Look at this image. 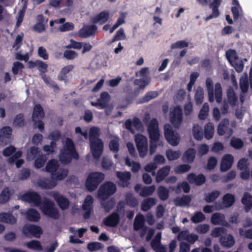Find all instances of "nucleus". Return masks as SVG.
I'll list each match as a JSON object with an SVG mask.
<instances>
[{
	"label": "nucleus",
	"mask_w": 252,
	"mask_h": 252,
	"mask_svg": "<svg viewBox=\"0 0 252 252\" xmlns=\"http://www.w3.org/2000/svg\"><path fill=\"white\" fill-rule=\"evenodd\" d=\"M214 127L211 123H208L204 126V137L206 139L209 140L211 139L214 135Z\"/></svg>",
	"instance_id": "obj_40"
},
{
	"label": "nucleus",
	"mask_w": 252,
	"mask_h": 252,
	"mask_svg": "<svg viewBox=\"0 0 252 252\" xmlns=\"http://www.w3.org/2000/svg\"><path fill=\"white\" fill-rule=\"evenodd\" d=\"M206 86L207 88L209 101L210 102L214 101L215 95V99L218 103H220L222 100V88L221 84L219 83H216L215 86V91L214 90V84L212 79L208 77L206 80Z\"/></svg>",
	"instance_id": "obj_3"
},
{
	"label": "nucleus",
	"mask_w": 252,
	"mask_h": 252,
	"mask_svg": "<svg viewBox=\"0 0 252 252\" xmlns=\"http://www.w3.org/2000/svg\"><path fill=\"white\" fill-rule=\"evenodd\" d=\"M187 180L189 183L194 184L196 186H199L206 182V177L203 174L196 175L195 174L191 173L188 175Z\"/></svg>",
	"instance_id": "obj_20"
},
{
	"label": "nucleus",
	"mask_w": 252,
	"mask_h": 252,
	"mask_svg": "<svg viewBox=\"0 0 252 252\" xmlns=\"http://www.w3.org/2000/svg\"><path fill=\"white\" fill-rule=\"evenodd\" d=\"M191 201V197L188 195H184L181 197H177L174 202L176 206H184L189 205Z\"/></svg>",
	"instance_id": "obj_39"
},
{
	"label": "nucleus",
	"mask_w": 252,
	"mask_h": 252,
	"mask_svg": "<svg viewBox=\"0 0 252 252\" xmlns=\"http://www.w3.org/2000/svg\"><path fill=\"white\" fill-rule=\"evenodd\" d=\"M40 151L38 147L36 146H32L30 150L28 152L27 158L29 160H32L37 156L39 154Z\"/></svg>",
	"instance_id": "obj_47"
},
{
	"label": "nucleus",
	"mask_w": 252,
	"mask_h": 252,
	"mask_svg": "<svg viewBox=\"0 0 252 252\" xmlns=\"http://www.w3.org/2000/svg\"><path fill=\"white\" fill-rule=\"evenodd\" d=\"M47 158L45 155H39L34 160V166L37 169H40L43 167L45 162L46 161Z\"/></svg>",
	"instance_id": "obj_54"
},
{
	"label": "nucleus",
	"mask_w": 252,
	"mask_h": 252,
	"mask_svg": "<svg viewBox=\"0 0 252 252\" xmlns=\"http://www.w3.org/2000/svg\"><path fill=\"white\" fill-rule=\"evenodd\" d=\"M109 12L107 10H103L98 14L92 17L91 22L94 24H99L101 25L106 23L109 19Z\"/></svg>",
	"instance_id": "obj_15"
},
{
	"label": "nucleus",
	"mask_w": 252,
	"mask_h": 252,
	"mask_svg": "<svg viewBox=\"0 0 252 252\" xmlns=\"http://www.w3.org/2000/svg\"><path fill=\"white\" fill-rule=\"evenodd\" d=\"M74 65L69 64L63 67L58 74V79L60 81H63L65 83L68 81L67 74L74 69Z\"/></svg>",
	"instance_id": "obj_24"
},
{
	"label": "nucleus",
	"mask_w": 252,
	"mask_h": 252,
	"mask_svg": "<svg viewBox=\"0 0 252 252\" xmlns=\"http://www.w3.org/2000/svg\"><path fill=\"white\" fill-rule=\"evenodd\" d=\"M155 190V187L154 185L150 186H145L142 188L139 195L142 197H146L153 194Z\"/></svg>",
	"instance_id": "obj_49"
},
{
	"label": "nucleus",
	"mask_w": 252,
	"mask_h": 252,
	"mask_svg": "<svg viewBox=\"0 0 252 252\" xmlns=\"http://www.w3.org/2000/svg\"><path fill=\"white\" fill-rule=\"evenodd\" d=\"M228 102L232 106H235L237 102L238 98L232 88L229 89L227 91Z\"/></svg>",
	"instance_id": "obj_41"
},
{
	"label": "nucleus",
	"mask_w": 252,
	"mask_h": 252,
	"mask_svg": "<svg viewBox=\"0 0 252 252\" xmlns=\"http://www.w3.org/2000/svg\"><path fill=\"white\" fill-rule=\"evenodd\" d=\"M11 196L10 190L8 187L2 189L0 194V203H5L8 202Z\"/></svg>",
	"instance_id": "obj_42"
},
{
	"label": "nucleus",
	"mask_w": 252,
	"mask_h": 252,
	"mask_svg": "<svg viewBox=\"0 0 252 252\" xmlns=\"http://www.w3.org/2000/svg\"><path fill=\"white\" fill-rule=\"evenodd\" d=\"M116 176L120 180V182L118 183L120 187L123 188L128 187L130 184L129 181L131 177V173L129 172L117 171Z\"/></svg>",
	"instance_id": "obj_16"
},
{
	"label": "nucleus",
	"mask_w": 252,
	"mask_h": 252,
	"mask_svg": "<svg viewBox=\"0 0 252 252\" xmlns=\"http://www.w3.org/2000/svg\"><path fill=\"white\" fill-rule=\"evenodd\" d=\"M229 126V121L228 119H222L218 126V133L219 135H223L228 130Z\"/></svg>",
	"instance_id": "obj_29"
},
{
	"label": "nucleus",
	"mask_w": 252,
	"mask_h": 252,
	"mask_svg": "<svg viewBox=\"0 0 252 252\" xmlns=\"http://www.w3.org/2000/svg\"><path fill=\"white\" fill-rule=\"evenodd\" d=\"M240 87L243 93L247 92L249 88V82L247 77L242 78L240 80Z\"/></svg>",
	"instance_id": "obj_63"
},
{
	"label": "nucleus",
	"mask_w": 252,
	"mask_h": 252,
	"mask_svg": "<svg viewBox=\"0 0 252 252\" xmlns=\"http://www.w3.org/2000/svg\"><path fill=\"white\" fill-rule=\"evenodd\" d=\"M120 222V216L117 212H114L105 218L103 222L107 226L115 227Z\"/></svg>",
	"instance_id": "obj_18"
},
{
	"label": "nucleus",
	"mask_w": 252,
	"mask_h": 252,
	"mask_svg": "<svg viewBox=\"0 0 252 252\" xmlns=\"http://www.w3.org/2000/svg\"><path fill=\"white\" fill-rule=\"evenodd\" d=\"M0 221L10 224H14L17 222V219L11 213H0Z\"/></svg>",
	"instance_id": "obj_26"
},
{
	"label": "nucleus",
	"mask_w": 252,
	"mask_h": 252,
	"mask_svg": "<svg viewBox=\"0 0 252 252\" xmlns=\"http://www.w3.org/2000/svg\"><path fill=\"white\" fill-rule=\"evenodd\" d=\"M150 141L161 142L158 127V123L156 118H153L150 122L147 127Z\"/></svg>",
	"instance_id": "obj_7"
},
{
	"label": "nucleus",
	"mask_w": 252,
	"mask_h": 252,
	"mask_svg": "<svg viewBox=\"0 0 252 252\" xmlns=\"http://www.w3.org/2000/svg\"><path fill=\"white\" fill-rule=\"evenodd\" d=\"M211 222L214 225H222L228 227V223L225 220V216L220 213H214L211 218Z\"/></svg>",
	"instance_id": "obj_21"
},
{
	"label": "nucleus",
	"mask_w": 252,
	"mask_h": 252,
	"mask_svg": "<svg viewBox=\"0 0 252 252\" xmlns=\"http://www.w3.org/2000/svg\"><path fill=\"white\" fill-rule=\"evenodd\" d=\"M234 162V157L231 154H226L222 158L220 170L222 172H225L228 170L232 166Z\"/></svg>",
	"instance_id": "obj_17"
},
{
	"label": "nucleus",
	"mask_w": 252,
	"mask_h": 252,
	"mask_svg": "<svg viewBox=\"0 0 252 252\" xmlns=\"http://www.w3.org/2000/svg\"><path fill=\"white\" fill-rule=\"evenodd\" d=\"M45 116L44 109L40 104H36L33 110L32 119L33 121H35V119H42Z\"/></svg>",
	"instance_id": "obj_27"
},
{
	"label": "nucleus",
	"mask_w": 252,
	"mask_h": 252,
	"mask_svg": "<svg viewBox=\"0 0 252 252\" xmlns=\"http://www.w3.org/2000/svg\"><path fill=\"white\" fill-rule=\"evenodd\" d=\"M230 144L232 147L236 150H239L244 146L243 141L239 138L233 137L231 138Z\"/></svg>",
	"instance_id": "obj_48"
},
{
	"label": "nucleus",
	"mask_w": 252,
	"mask_h": 252,
	"mask_svg": "<svg viewBox=\"0 0 252 252\" xmlns=\"http://www.w3.org/2000/svg\"><path fill=\"white\" fill-rule=\"evenodd\" d=\"M103 245L99 242H91L88 244L87 248L91 252L96 251L103 248Z\"/></svg>",
	"instance_id": "obj_61"
},
{
	"label": "nucleus",
	"mask_w": 252,
	"mask_h": 252,
	"mask_svg": "<svg viewBox=\"0 0 252 252\" xmlns=\"http://www.w3.org/2000/svg\"><path fill=\"white\" fill-rule=\"evenodd\" d=\"M13 126L15 127H22L25 125L24 115L23 113L17 114L13 121Z\"/></svg>",
	"instance_id": "obj_35"
},
{
	"label": "nucleus",
	"mask_w": 252,
	"mask_h": 252,
	"mask_svg": "<svg viewBox=\"0 0 252 252\" xmlns=\"http://www.w3.org/2000/svg\"><path fill=\"white\" fill-rule=\"evenodd\" d=\"M220 192L218 190L213 191L210 193H208L205 197L204 199L207 203L213 202L220 195Z\"/></svg>",
	"instance_id": "obj_55"
},
{
	"label": "nucleus",
	"mask_w": 252,
	"mask_h": 252,
	"mask_svg": "<svg viewBox=\"0 0 252 252\" xmlns=\"http://www.w3.org/2000/svg\"><path fill=\"white\" fill-rule=\"evenodd\" d=\"M90 142V148L92 155L95 159H98L103 150V143L101 139H95Z\"/></svg>",
	"instance_id": "obj_12"
},
{
	"label": "nucleus",
	"mask_w": 252,
	"mask_h": 252,
	"mask_svg": "<svg viewBox=\"0 0 252 252\" xmlns=\"http://www.w3.org/2000/svg\"><path fill=\"white\" fill-rule=\"evenodd\" d=\"M105 177L103 173L99 172L90 173L86 180L85 187L89 191L95 190L98 185L103 181Z\"/></svg>",
	"instance_id": "obj_4"
},
{
	"label": "nucleus",
	"mask_w": 252,
	"mask_h": 252,
	"mask_svg": "<svg viewBox=\"0 0 252 252\" xmlns=\"http://www.w3.org/2000/svg\"><path fill=\"white\" fill-rule=\"evenodd\" d=\"M12 130L9 126H5L0 130V141L2 143H6L12 135Z\"/></svg>",
	"instance_id": "obj_25"
},
{
	"label": "nucleus",
	"mask_w": 252,
	"mask_h": 252,
	"mask_svg": "<svg viewBox=\"0 0 252 252\" xmlns=\"http://www.w3.org/2000/svg\"><path fill=\"white\" fill-rule=\"evenodd\" d=\"M151 82V78L136 79L134 81V84L139 87L140 89H144Z\"/></svg>",
	"instance_id": "obj_52"
},
{
	"label": "nucleus",
	"mask_w": 252,
	"mask_h": 252,
	"mask_svg": "<svg viewBox=\"0 0 252 252\" xmlns=\"http://www.w3.org/2000/svg\"><path fill=\"white\" fill-rule=\"evenodd\" d=\"M125 38L126 35L124 32V30L121 28L116 32L111 42L112 43L117 40L125 39Z\"/></svg>",
	"instance_id": "obj_60"
},
{
	"label": "nucleus",
	"mask_w": 252,
	"mask_h": 252,
	"mask_svg": "<svg viewBox=\"0 0 252 252\" xmlns=\"http://www.w3.org/2000/svg\"><path fill=\"white\" fill-rule=\"evenodd\" d=\"M26 245L29 249L31 250L36 251H41L42 250L40 243L37 240H32L28 242Z\"/></svg>",
	"instance_id": "obj_56"
},
{
	"label": "nucleus",
	"mask_w": 252,
	"mask_h": 252,
	"mask_svg": "<svg viewBox=\"0 0 252 252\" xmlns=\"http://www.w3.org/2000/svg\"><path fill=\"white\" fill-rule=\"evenodd\" d=\"M38 185L40 187L44 189H52L56 186V184L53 181L46 179L38 181Z\"/></svg>",
	"instance_id": "obj_43"
},
{
	"label": "nucleus",
	"mask_w": 252,
	"mask_h": 252,
	"mask_svg": "<svg viewBox=\"0 0 252 252\" xmlns=\"http://www.w3.org/2000/svg\"><path fill=\"white\" fill-rule=\"evenodd\" d=\"M170 171V167L166 166L158 170L156 177V180L157 183H160L163 181L165 178L168 175Z\"/></svg>",
	"instance_id": "obj_31"
},
{
	"label": "nucleus",
	"mask_w": 252,
	"mask_h": 252,
	"mask_svg": "<svg viewBox=\"0 0 252 252\" xmlns=\"http://www.w3.org/2000/svg\"><path fill=\"white\" fill-rule=\"evenodd\" d=\"M97 30V27L94 24L84 25L79 31V35L82 38H86L94 35Z\"/></svg>",
	"instance_id": "obj_14"
},
{
	"label": "nucleus",
	"mask_w": 252,
	"mask_h": 252,
	"mask_svg": "<svg viewBox=\"0 0 252 252\" xmlns=\"http://www.w3.org/2000/svg\"><path fill=\"white\" fill-rule=\"evenodd\" d=\"M101 205L103 206L105 211L108 213L113 208L115 205V201L113 198H111L105 203H101Z\"/></svg>",
	"instance_id": "obj_64"
},
{
	"label": "nucleus",
	"mask_w": 252,
	"mask_h": 252,
	"mask_svg": "<svg viewBox=\"0 0 252 252\" xmlns=\"http://www.w3.org/2000/svg\"><path fill=\"white\" fill-rule=\"evenodd\" d=\"M166 156L169 160L172 161L178 159L181 156V153L179 151L168 149L166 151Z\"/></svg>",
	"instance_id": "obj_45"
},
{
	"label": "nucleus",
	"mask_w": 252,
	"mask_h": 252,
	"mask_svg": "<svg viewBox=\"0 0 252 252\" xmlns=\"http://www.w3.org/2000/svg\"><path fill=\"white\" fill-rule=\"evenodd\" d=\"M194 99L196 105H200L203 101L204 90L200 86H198L196 89L194 94Z\"/></svg>",
	"instance_id": "obj_37"
},
{
	"label": "nucleus",
	"mask_w": 252,
	"mask_h": 252,
	"mask_svg": "<svg viewBox=\"0 0 252 252\" xmlns=\"http://www.w3.org/2000/svg\"><path fill=\"white\" fill-rule=\"evenodd\" d=\"M22 198L23 200L35 206H39L42 203L41 195L35 191H28L25 193L22 196Z\"/></svg>",
	"instance_id": "obj_11"
},
{
	"label": "nucleus",
	"mask_w": 252,
	"mask_h": 252,
	"mask_svg": "<svg viewBox=\"0 0 252 252\" xmlns=\"http://www.w3.org/2000/svg\"><path fill=\"white\" fill-rule=\"evenodd\" d=\"M27 219L31 221L37 222L40 218V216L39 212L34 209H30L26 213Z\"/></svg>",
	"instance_id": "obj_33"
},
{
	"label": "nucleus",
	"mask_w": 252,
	"mask_h": 252,
	"mask_svg": "<svg viewBox=\"0 0 252 252\" xmlns=\"http://www.w3.org/2000/svg\"><path fill=\"white\" fill-rule=\"evenodd\" d=\"M195 154L196 151L194 148H189L183 154V161L188 163H192L195 159Z\"/></svg>",
	"instance_id": "obj_23"
},
{
	"label": "nucleus",
	"mask_w": 252,
	"mask_h": 252,
	"mask_svg": "<svg viewBox=\"0 0 252 252\" xmlns=\"http://www.w3.org/2000/svg\"><path fill=\"white\" fill-rule=\"evenodd\" d=\"M157 200L153 197H149L144 199L141 203V210L143 211H147L153 206L156 204Z\"/></svg>",
	"instance_id": "obj_28"
},
{
	"label": "nucleus",
	"mask_w": 252,
	"mask_h": 252,
	"mask_svg": "<svg viewBox=\"0 0 252 252\" xmlns=\"http://www.w3.org/2000/svg\"><path fill=\"white\" fill-rule=\"evenodd\" d=\"M164 134L166 141L170 145L175 146L179 143L180 136L178 133L175 132L169 125L164 126Z\"/></svg>",
	"instance_id": "obj_9"
},
{
	"label": "nucleus",
	"mask_w": 252,
	"mask_h": 252,
	"mask_svg": "<svg viewBox=\"0 0 252 252\" xmlns=\"http://www.w3.org/2000/svg\"><path fill=\"white\" fill-rule=\"evenodd\" d=\"M242 203L245 205L246 212H248L252 208V196L249 192H245L241 200Z\"/></svg>",
	"instance_id": "obj_30"
},
{
	"label": "nucleus",
	"mask_w": 252,
	"mask_h": 252,
	"mask_svg": "<svg viewBox=\"0 0 252 252\" xmlns=\"http://www.w3.org/2000/svg\"><path fill=\"white\" fill-rule=\"evenodd\" d=\"M42 205L41 209L45 215L55 220H57L60 218V214L59 211L55 207L54 203L51 200L45 199Z\"/></svg>",
	"instance_id": "obj_5"
},
{
	"label": "nucleus",
	"mask_w": 252,
	"mask_h": 252,
	"mask_svg": "<svg viewBox=\"0 0 252 252\" xmlns=\"http://www.w3.org/2000/svg\"><path fill=\"white\" fill-rule=\"evenodd\" d=\"M22 232L26 236L29 238L34 237L39 238L42 234L41 228L34 224L25 225Z\"/></svg>",
	"instance_id": "obj_10"
},
{
	"label": "nucleus",
	"mask_w": 252,
	"mask_h": 252,
	"mask_svg": "<svg viewBox=\"0 0 252 252\" xmlns=\"http://www.w3.org/2000/svg\"><path fill=\"white\" fill-rule=\"evenodd\" d=\"M94 198L91 195H88L82 205V209L85 210H93Z\"/></svg>",
	"instance_id": "obj_51"
},
{
	"label": "nucleus",
	"mask_w": 252,
	"mask_h": 252,
	"mask_svg": "<svg viewBox=\"0 0 252 252\" xmlns=\"http://www.w3.org/2000/svg\"><path fill=\"white\" fill-rule=\"evenodd\" d=\"M235 201V196L231 193H226L222 197V203L226 208L232 206L234 204Z\"/></svg>",
	"instance_id": "obj_34"
},
{
	"label": "nucleus",
	"mask_w": 252,
	"mask_h": 252,
	"mask_svg": "<svg viewBox=\"0 0 252 252\" xmlns=\"http://www.w3.org/2000/svg\"><path fill=\"white\" fill-rule=\"evenodd\" d=\"M126 201L127 205L131 207H135L138 205L137 199L131 193L126 194Z\"/></svg>",
	"instance_id": "obj_46"
},
{
	"label": "nucleus",
	"mask_w": 252,
	"mask_h": 252,
	"mask_svg": "<svg viewBox=\"0 0 252 252\" xmlns=\"http://www.w3.org/2000/svg\"><path fill=\"white\" fill-rule=\"evenodd\" d=\"M225 55L227 60L230 64H232L233 62L238 59L237 53L234 49H228L226 51Z\"/></svg>",
	"instance_id": "obj_44"
},
{
	"label": "nucleus",
	"mask_w": 252,
	"mask_h": 252,
	"mask_svg": "<svg viewBox=\"0 0 252 252\" xmlns=\"http://www.w3.org/2000/svg\"><path fill=\"white\" fill-rule=\"evenodd\" d=\"M134 140L139 156L141 158L145 157L148 152V140L146 137L141 134H137L135 135Z\"/></svg>",
	"instance_id": "obj_8"
},
{
	"label": "nucleus",
	"mask_w": 252,
	"mask_h": 252,
	"mask_svg": "<svg viewBox=\"0 0 252 252\" xmlns=\"http://www.w3.org/2000/svg\"><path fill=\"white\" fill-rule=\"evenodd\" d=\"M183 121V113L182 109L179 107H176L171 112L170 122L173 126L179 128Z\"/></svg>",
	"instance_id": "obj_13"
},
{
	"label": "nucleus",
	"mask_w": 252,
	"mask_h": 252,
	"mask_svg": "<svg viewBox=\"0 0 252 252\" xmlns=\"http://www.w3.org/2000/svg\"><path fill=\"white\" fill-rule=\"evenodd\" d=\"M50 5L54 7L70 6L72 3V0H50Z\"/></svg>",
	"instance_id": "obj_32"
},
{
	"label": "nucleus",
	"mask_w": 252,
	"mask_h": 252,
	"mask_svg": "<svg viewBox=\"0 0 252 252\" xmlns=\"http://www.w3.org/2000/svg\"><path fill=\"white\" fill-rule=\"evenodd\" d=\"M220 245L225 248H231L235 244V239L231 234L221 236L220 238Z\"/></svg>",
	"instance_id": "obj_22"
},
{
	"label": "nucleus",
	"mask_w": 252,
	"mask_h": 252,
	"mask_svg": "<svg viewBox=\"0 0 252 252\" xmlns=\"http://www.w3.org/2000/svg\"><path fill=\"white\" fill-rule=\"evenodd\" d=\"M209 110V107L207 103L204 104L200 110L198 115L199 118L200 120H205L206 119Z\"/></svg>",
	"instance_id": "obj_58"
},
{
	"label": "nucleus",
	"mask_w": 252,
	"mask_h": 252,
	"mask_svg": "<svg viewBox=\"0 0 252 252\" xmlns=\"http://www.w3.org/2000/svg\"><path fill=\"white\" fill-rule=\"evenodd\" d=\"M83 44V42H77L73 39H71L70 40V44L64 46V48L66 49H74L80 50L82 48Z\"/></svg>",
	"instance_id": "obj_57"
},
{
	"label": "nucleus",
	"mask_w": 252,
	"mask_h": 252,
	"mask_svg": "<svg viewBox=\"0 0 252 252\" xmlns=\"http://www.w3.org/2000/svg\"><path fill=\"white\" fill-rule=\"evenodd\" d=\"M78 56V54L75 51L66 50L64 51L63 57L68 60H73Z\"/></svg>",
	"instance_id": "obj_59"
},
{
	"label": "nucleus",
	"mask_w": 252,
	"mask_h": 252,
	"mask_svg": "<svg viewBox=\"0 0 252 252\" xmlns=\"http://www.w3.org/2000/svg\"><path fill=\"white\" fill-rule=\"evenodd\" d=\"M53 197L62 210H64L68 208L69 201L67 198L57 192L53 193Z\"/></svg>",
	"instance_id": "obj_19"
},
{
	"label": "nucleus",
	"mask_w": 252,
	"mask_h": 252,
	"mask_svg": "<svg viewBox=\"0 0 252 252\" xmlns=\"http://www.w3.org/2000/svg\"><path fill=\"white\" fill-rule=\"evenodd\" d=\"M79 155L76 150L74 143L70 138L66 139L65 144L61 149L60 155V160L62 163H69L73 158L77 159Z\"/></svg>",
	"instance_id": "obj_1"
},
{
	"label": "nucleus",
	"mask_w": 252,
	"mask_h": 252,
	"mask_svg": "<svg viewBox=\"0 0 252 252\" xmlns=\"http://www.w3.org/2000/svg\"><path fill=\"white\" fill-rule=\"evenodd\" d=\"M47 172L51 174L53 179L62 180L67 176L68 170L63 168H59V163L57 160L52 159L47 163L45 167Z\"/></svg>",
	"instance_id": "obj_2"
},
{
	"label": "nucleus",
	"mask_w": 252,
	"mask_h": 252,
	"mask_svg": "<svg viewBox=\"0 0 252 252\" xmlns=\"http://www.w3.org/2000/svg\"><path fill=\"white\" fill-rule=\"evenodd\" d=\"M158 95L157 91H150L147 92L141 99L142 103H146L150 100L156 98Z\"/></svg>",
	"instance_id": "obj_53"
},
{
	"label": "nucleus",
	"mask_w": 252,
	"mask_h": 252,
	"mask_svg": "<svg viewBox=\"0 0 252 252\" xmlns=\"http://www.w3.org/2000/svg\"><path fill=\"white\" fill-rule=\"evenodd\" d=\"M157 193L159 198L162 201L166 200L169 197V191L164 186H159L157 189Z\"/></svg>",
	"instance_id": "obj_38"
},
{
	"label": "nucleus",
	"mask_w": 252,
	"mask_h": 252,
	"mask_svg": "<svg viewBox=\"0 0 252 252\" xmlns=\"http://www.w3.org/2000/svg\"><path fill=\"white\" fill-rule=\"evenodd\" d=\"M192 131L194 139L201 140L203 138L202 128L198 124H193Z\"/></svg>",
	"instance_id": "obj_36"
},
{
	"label": "nucleus",
	"mask_w": 252,
	"mask_h": 252,
	"mask_svg": "<svg viewBox=\"0 0 252 252\" xmlns=\"http://www.w3.org/2000/svg\"><path fill=\"white\" fill-rule=\"evenodd\" d=\"M205 219V215L201 212H196L191 217L190 220L194 223H197L204 221Z\"/></svg>",
	"instance_id": "obj_50"
},
{
	"label": "nucleus",
	"mask_w": 252,
	"mask_h": 252,
	"mask_svg": "<svg viewBox=\"0 0 252 252\" xmlns=\"http://www.w3.org/2000/svg\"><path fill=\"white\" fill-rule=\"evenodd\" d=\"M117 188L114 183L107 182L101 185L98 190V196L101 201H105L116 191Z\"/></svg>",
	"instance_id": "obj_6"
},
{
	"label": "nucleus",
	"mask_w": 252,
	"mask_h": 252,
	"mask_svg": "<svg viewBox=\"0 0 252 252\" xmlns=\"http://www.w3.org/2000/svg\"><path fill=\"white\" fill-rule=\"evenodd\" d=\"M145 226L143 216L141 215L138 219H136L133 224V228L135 230L138 231Z\"/></svg>",
	"instance_id": "obj_62"
}]
</instances>
